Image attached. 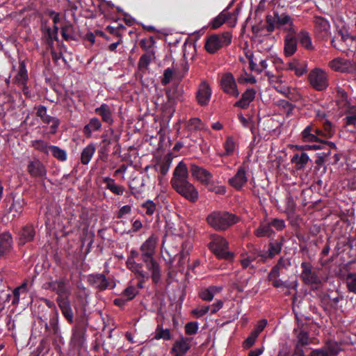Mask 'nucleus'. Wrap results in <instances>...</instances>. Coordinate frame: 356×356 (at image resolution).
Returning a JSON list of instances; mask_svg holds the SVG:
<instances>
[{
  "instance_id": "obj_14",
  "label": "nucleus",
  "mask_w": 356,
  "mask_h": 356,
  "mask_svg": "<svg viewBox=\"0 0 356 356\" xmlns=\"http://www.w3.org/2000/svg\"><path fill=\"white\" fill-rule=\"evenodd\" d=\"M189 170L192 177L205 186H209L213 175L205 168L195 163H191Z\"/></svg>"
},
{
  "instance_id": "obj_57",
  "label": "nucleus",
  "mask_w": 356,
  "mask_h": 356,
  "mask_svg": "<svg viewBox=\"0 0 356 356\" xmlns=\"http://www.w3.org/2000/svg\"><path fill=\"white\" fill-rule=\"evenodd\" d=\"M326 298L330 302V305L332 309H337L339 307V302L343 299V297L339 294L336 293V296H334L332 293H325Z\"/></svg>"
},
{
  "instance_id": "obj_42",
  "label": "nucleus",
  "mask_w": 356,
  "mask_h": 356,
  "mask_svg": "<svg viewBox=\"0 0 356 356\" xmlns=\"http://www.w3.org/2000/svg\"><path fill=\"white\" fill-rule=\"evenodd\" d=\"M264 252L261 250L260 248L252 245L250 247H249L248 257L250 258V259L252 261H254L257 258H259L260 262L266 263V260H264V259L263 258V256L264 257Z\"/></svg>"
},
{
  "instance_id": "obj_43",
  "label": "nucleus",
  "mask_w": 356,
  "mask_h": 356,
  "mask_svg": "<svg viewBox=\"0 0 356 356\" xmlns=\"http://www.w3.org/2000/svg\"><path fill=\"white\" fill-rule=\"evenodd\" d=\"M154 339L157 340L163 339L165 341H168L172 339V334L169 329H164L161 324H159L156 326Z\"/></svg>"
},
{
  "instance_id": "obj_61",
  "label": "nucleus",
  "mask_w": 356,
  "mask_h": 356,
  "mask_svg": "<svg viewBox=\"0 0 356 356\" xmlns=\"http://www.w3.org/2000/svg\"><path fill=\"white\" fill-rule=\"evenodd\" d=\"M243 73L241 74L239 77L238 78V81L239 83H249L251 84H254L256 83V79L254 76H252L251 74H248L245 70V68H243Z\"/></svg>"
},
{
  "instance_id": "obj_12",
  "label": "nucleus",
  "mask_w": 356,
  "mask_h": 356,
  "mask_svg": "<svg viewBox=\"0 0 356 356\" xmlns=\"http://www.w3.org/2000/svg\"><path fill=\"white\" fill-rule=\"evenodd\" d=\"M27 172L33 178L41 179L47 178L46 166L38 159H34L29 161Z\"/></svg>"
},
{
  "instance_id": "obj_45",
  "label": "nucleus",
  "mask_w": 356,
  "mask_h": 356,
  "mask_svg": "<svg viewBox=\"0 0 356 356\" xmlns=\"http://www.w3.org/2000/svg\"><path fill=\"white\" fill-rule=\"evenodd\" d=\"M43 123L46 124H51L50 126V133L55 134L60 125V121L58 118L47 115L43 119L41 120Z\"/></svg>"
},
{
  "instance_id": "obj_32",
  "label": "nucleus",
  "mask_w": 356,
  "mask_h": 356,
  "mask_svg": "<svg viewBox=\"0 0 356 356\" xmlns=\"http://www.w3.org/2000/svg\"><path fill=\"white\" fill-rule=\"evenodd\" d=\"M302 140L305 143L322 142L316 137V132L314 130L313 124L307 125L301 133Z\"/></svg>"
},
{
  "instance_id": "obj_5",
  "label": "nucleus",
  "mask_w": 356,
  "mask_h": 356,
  "mask_svg": "<svg viewBox=\"0 0 356 356\" xmlns=\"http://www.w3.org/2000/svg\"><path fill=\"white\" fill-rule=\"evenodd\" d=\"M46 285V289L54 292L57 297H70L72 294L70 280L67 277H60L54 280H51Z\"/></svg>"
},
{
  "instance_id": "obj_31",
  "label": "nucleus",
  "mask_w": 356,
  "mask_h": 356,
  "mask_svg": "<svg viewBox=\"0 0 356 356\" xmlns=\"http://www.w3.org/2000/svg\"><path fill=\"white\" fill-rule=\"evenodd\" d=\"M102 127V122L97 118H92L88 124L84 126L83 133L86 138H90L93 131H98Z\"/></svg>"
},
{
  "instance_id": "obj_64",
  "label": "nucleus",
  "mask_w": 356,
  "mask_h": 356,
  "mask_svg": "<svg viewBox=\"0 0 356 356\" xmlns=\"http://www.w3.org/2000/svg\"><path fill=\"white\" fill-rule=\"evenodd\" d=\"M328 354V356H337L339 353L338 345L334 343H327L323 347Z\"/></svg>"
},
{
  "instance_id": "obj_13",
  "label": "nucleus",
  "mask_w": 356,
  "mask_h": 356,
  "mask_svg": "<svg viewBox=\"0 0 356 356\" xmlns=\"http://www.w3.org/2000/svg\"><path fill=\"white\" fill-rule=\"evenodd\" d=\"M220 88L225 93L231 96L237 97L239 95L235 79L231 73H226L221 77Z\"/></svg>"
},
{
  "instance_id": "obj_15",
  "label": "nucleus",
  "mask_w": 356,
  "mask_h": 356,
  "mask_svg": "<svg viewBox=\"0 0 356 356\" xmlns=\"http://www.w3.org/2000/svg\"><path fill=\"white\" fill-rule=\"evenodd\" d=\"M285 242V238L284 236H281L277 239H271L268 243V249L267 251L264 252V257L263 258L266 261L268 259H273L276 255L279 254L281 252L283 245Z\"/></svg>"
},
{
  "instance_id": "obj_38",
  "label": "nucleus",
  "mask_w": 356,
  "mask_h": 356,
  "mask_svg": "<svg viewBox=\"0 0 356 356\" xmlns=\"http://www.w3.org/2000/svg\"><path fill=\"white\" fill-rule=\"evenodd\" d=\"M275 234L270 227V223L261 224L255 230L254 235L257 237H268L270 238Z\"/></svg>"
},
{
  "instance_id": "obj_25",
  "label": "nucleus",
  "mask_w": 356,
  "mask_h": 356,
  "mask_svg": "<svg viewBox=\"0 0 356 356\" xmlns=\"http://www.w3.org/2000/svg\"><path fill=\"white\" fill-rule=\"evenodd\" d=\"M256 93L254 88H248L242 94L241 99L234 104V106L242 109L248 108L250 104L254 99Z\"/></svg>"
},
{
  "instance_id": "obj_21",
  "label": "nucleus",
  "mask_w": 356,
  "mask_h": 356,
  "mask_svg": "<svg viewBox=\"0 0 356 356\" xmlns=\"http://www.w3.org/2000/svg\"><path fill=\"white\" fill-rule=\"evenodd\" d=\"M13 236L8 232L0 234V258L8 254L13 248Z\"/></svg>"
},
{
  "instance_id": "obj_44",
  "label": "nucleus",
  "mask_w": 356,
  "mask_h": 356,
  "mask_svg": "<svg viewBox=\"0 0 356 356\" xmlns=\"http://www.w3.org/2000/svg\"><path fill=\"white\" fill-rule=\"evenodd\" d=\"M182 90L178 87V83H174L173 86L166 90V96L169 101H175L181 98Z\"/></svg>"
},
{
  "instance_id": "obj_6",
  "label": "nucleus",
  "mask_w": 356,
  "mask_h": 356,
  "mask_svg": "<svg viewBox=\"0 0 356 356\" xmlns=\"http://www.w3.org/2000/svg\"><path fill=\"white\" fill-rule=\"evenodd\" d=\"M232 34L229 32L212 35L207 38L205 49L210 54L216 53L222 47L229 45L232 42Z\"/></svg>"
},
{
  "instance_id": "obj_19",
  "label": "nucleus",
  "mask_w": 356,
  "mask_h": 356,
  "mask_svg": "<svg viewBox=\"0 0 356 356\" xmlns=\"http://www.w3.org/2000/svg\"><path fill=\"white\" fill-rule=\"evenodd\" d=\"M211 97V89L206 81H202L196 92V99L200 106H207Z\"/></svg>"
},
{
  "instance_id": "obj_35",
  "label": "nucleus",
  "mask_w": 356,
  "mask_h": 356,
  "mask_svg": "<svg viewBox=\"0 0 356 356\" xmlns=\"http://www.w3.org/2000/svg\"><path fill=\"white\" fill-rule=\"evenodd\" d=\"M50 16L52 19L53 23H54V29L51 30L50 29H47V33L48 34V36L50 39H57L58 36V27L57 26L58 24L60 22V15L58 13H56L55 12H51Z\"/></svg>"
},
{
  "instance_id": "obj_17",
  "label": "nucleus",
  "mask_w": 356,
  "mask_h": 356,
  "mask_svg": "<svg viewBox=\"0 0 356 356\" xmlns=\"http://www.w3.org/2000/svg\"><path fill=\"white\" fill-rule=\"evenodd\" d=\"M191 339L188 337H181L177 340L170 350L174 356H184L191 348Z\"/></svg>"
},
{
  "instance_id": "obj_26",
  "label": "nucleus",
  "mask_w": 356,
  "mask_h": 356,
  "mask_svg": "<svg viewBox=\"0 0 356 356\" xmlns=\"http://www.w3.org/2000/svg\"><path fill=\"white\" fill-rule=\"evenodd\" d=\"M97 115L101 116L103 122L112 124L114 122L113 118V108L106 104H102L99 107L95 109Z\"/></svg>"
},
{
  "instance_id": "obj_22",
  "label": "nucleus",
  "mask_w": 356,
  "mask_h": 356,
  "mask_svg": "<svg viewBox=\"0 0 356 356\" xmlns=\"http://www.w3.org/2000/svg\"><path fill=\"white\" fill-rule=\"evenodd\" d=\"M18 243L24 245L32 241L35 236V230L32 225H26L21 228L18 233Z\"/></svg>"
},
{
  "instance_id": "obj_23",
  "label": "nucleus",
  "mask_w": 356,
  "mask_h": 356,
  "mask_svg": "<svg viewBox=\"0 0 356 356\" xmlns=\"http://www.w3.org/2000/svg\"><path fill=\"white\" fill-rule=\"evenodd\" d=\"M89 284L100 291L106 289L108 286V282L104 274H90L88 277Z\"/></svg>"
},
{
  "instance_id": "obj_33",
  "label": "nucleus",
  "mask_w": 356,
  "mask_h": 356,
  "mask_svg": "<svg viewBox=\"0 0 356 356\" xmlns=\"http://www.w3.org/2000/svg\"><path fill=\"white\" fill-rule=\"evenodd\" d=\"M96 150L94 144L90 143L88 145L81 154V162L83 165H87L91 160Z\"/></svg>"
},
{
  "instance_id": "obj_54",
  "label": "nucleus",
  "mask_w": 356,
  "mask_h": 356,
  "mask_svg": "<svg viewBox=\"0 0 356 356\" xmlns=\"http://www.w3.org/2000/svg\"><path fill=\"white\" fill-rule=\"evenodd\" d=\"M309 333L305 330H300L296 336L295 344L307 346L309 344Z\"/></svg>"
},
{
  "instance_id": "obj_3",
  "label": "nucleus",
  "mask_w": 356,
  "mask_h": 356,
  "mask_svg": "<svg viewBox=\"0 0 356 356\" xmlns=\"http://www.w3.org/2000/svg\"><path fill=\"white\" fill-rule=\"evenodd\" d=\"M73 324L70 344L74 347L81 348L86 341V332L88 327V318L84 314L80 315L75 318Z\"/></svg>"
},
{
  "instance_id": "obj_1",
  "label": "nucleus",
  "mask_w": 356,
  "mask_h": 356,
  "mask_svg": "<svg viewBox=\"0 0 356 356\" xmlns=\"http://www.w3.org/2000/svg\"><path fill=\"white\" fill-rule=\"evenodd\" d=\"M157 243L158 237L152 234L140 247V260L151 273V278L154 284H159L161 279V267L154 257Z\"/></svg>"
},
{
  "instance_id": "obj_29",
  "label": "nucleus",
  "mask_w": 356,
  "mask_h": 356,
  "mask_svg": "<svg viewBox=\"0 0 356 356\" xmlns=\"http://www.w3.org/2000/svg\"><path fill=\"white\" fill-rule=\"evenodd\" d=\"M126 265L127 268L136 275V277H142L143 279L151 277L149 273L143 270V264L142 263H137L134 261L132 262L129 261Z\"/></svg>"
},
{
  "instance_id": "obj_36",
  "label": "nucleus",
  "mask_w": 356,
  "mask_h": 356,
  "mask_svg": "<svg viewBox=\"0 0 356 356\" xmlns=\"http://www.w3.org/2000/svg\"><path fill=\"white\" fill-rule=\"evenodd\" d=\"M25 204L26 202L23 197H13V203L8 209V212L11 213L14 211L15 213L13 216V218H15L22 212L23 207Z\"/></svg>"
},
{
  "instance_id": "obj_49",
  "label": "nucleus",
  "mask_w": 356,
  "mask_h": 356,
  "mask_svg": "<svg viewBox=\"0 0 356 356\" xmlns=\"http://www.w3.org/2000/svg\"><path fill=\"white\" fill-rule=\"evenodd\" d=\"M50 152L52 156L60 161H65L67 156L65 149L56 145H50Z\"/></svg>"
},
{
  "instance_id": "obj_56",
  "label": "nucleus",
  "mask_w": 356,
  "mask_h": 356,
  "mask_svg": "<svg viewBox=\"0 0 356 356\" xmlns=\"http://www.w3.org/2000/svg\"><path fill=\"white\" fill-rule=\"evenodd\" d=\"M266 75L268 76L270 83H282V75L279 70V68H275V74L270 71L266 72Z\"/></svg>"
},
{
  "instance_id": "obj_60",
  "label": "nucleus",
  "mask_w": 356,
  "mask_h": 356,
  "mask_svg": "<svg viewBox=\"0 0 356 356\" xmlns=\"http://www.w3.org/2000/svg\"><path fill=\"white\" fill-rule=\"evenodd\" d=\"M141 207L145 210L146 215L151 216L156 209V204L152 200H147L141 204Z\"/></svg>"
},
{
  "instance_id": "obj_58",
  "label": "nucleus",
  "mask_w": 356,
  "mask_h": 356,
  "mask_svg": "<svg viewBox=\"0 0 356 356\" xmlns=\"http://www.w3.org/2000/svg\"><path fill=\"white\" fill-rule=\"evenodd\" d=\"M227 15L226 10L222 11L211 22V27L214 29L219 28L226 22Z\"/></svg>"
},
{
  "instance_id": "obj_2",
  "label": "nucleus",
  "mask_w": 356,
  "mask_h": 356,
  "mask_svg": "<svg viewBox=\"0 0 356 356\" xmlns=\"http://www.w3.org/2000/svg\"><path fill=\"white\" fill-rule=\"evenodd\" d=\"M207 222L215 230L225 231L239 222L240 218L226 211H214L207 217Z\"/></svg>"
},
{
  "instance_id": "obj_59",
  "label": "nucleus",
  "mask_w": 356,
  "mask_h": 356,
  "mask_svg": "<svg viewBox=\"0 0 356 356\" xmlns=\"http://www.w3.org/2000/svg\"><path fill=\"white\" fill-rule=\"evenodd\" d=\"M138 293V291L134 286H129L125 289H124L121 293V295L126 298L129 301L133 300L136 295Z\"/></svg>"
},
{
  "instance_id": "obj_52",
  "label": "nucleus",
  "mask_w": 356,
  "mask_h": 356,
  "mask_svg": "<svg viewBox=\"0 0 356 356\" xmlns=\"http://www.w3.org/2000/svg\"><path fill=\"white\" fill-rule=\"evenodd\" d=\"M321 124L324 137L328 138H332L335 134V129L332 123L328 120H325Z\"/></svg>"
},
{
  "instance_id": "obj_34",
  "label": "nucleus",
  "mask_w": 356,
  "mask_h": 356,
  "mask_svg": "<svg viewBox=\"0 0 356 356\" xmlns=\"http://www.w3.org/2000/svg\"><path fill=\"white\" fill-rule=\"evenodd\" d=\"M172 158L170 154H167L163 159L155 165V169L160 172L161 176H165L170 167Z\"/></svg>"
},
{
  "instance_id": "obj_18",
  "label": "nucleus",
  "mask_w": 356,
  "mask_h": 356,
  "mask_svg": "<svg viewBox=\"0 0 356 356\" xmlns=\"http://www.w3.org/2000/svg\"><path fill=\"white\" fill-rule=\"evenodd\" d=\"M246 169L243 165L240 166L235 175L230 178L228 183L237 191H240L247 183Z\"/></svg>"
},
{
  "instance_id": "obj_62",
  "label": "nucleus",
  "mask_w": 356,
  "mask_h": 356,
  "mask_svg": "<svg viewBox=\"0 0 356 356\" xmlns=\"http://www.w3.org/2000/svg\"><path fill=\"white\" fill-rule=\"evenodd\" d=\"M208 187V190L209 191L213 192L218 195H224L225 194L227 190L225 186H216L215 185L213 179H211V183H209Z\"/></svg>"
},
{
  "instance_id": "obj_7",
  "label": "nucleus",
  "mask_w": 356,
  "mask_h": 356,
  "mask_svg": "<svg viewBox=\"0 0 356 356\" xmlns=\"http://www.w3.org/2000/svg\"><path fill=\"white\" fill-rule=\"evenodd\" d=\"M171 186L178 194L181 195L190 202L194 203L198 200V191L193 184L189 182L188 180Z\"/></svg>"
},
{
  "instance_id": "obj_55",
  "label": "nucleus",
  "mask_w": 356,
  "mask_h": 356,
  "mask_svg": "<svg viewBox=\"0 0 356 356\" xmlns=\"http://www.w3.org/2000/svg\"><path fill=\"white\" fill-rule=\"evenodd\" d=\"M346 286L349 292L356 293V273H350L346 275Z\"/></svg>"
},
{
  "instance_id": "obj_40",
  "label": "nucleus",
  "mask_w": 356,
  "mask_h": 356,
  "mask_svg": "<svg viewBox=\"0 0 356 356\" xmlns=\"http://www.w3.org/2000/svg\"><path fill=\"white\" fill-rule=\"evenodd\" d=\"M179 81L180 79L177 77L173 68H166L161 79V83L163 86H166L171 81L174 83H179Z\"/></svg>"
},
{
  "instance_id": "obj_9",
  "label": "nucleus",
  "mask_w": 356,
  "mask_h": 356,
  "mask_svg": "<svg viewBox=\"0 0 356 356\" xmlns=\"http://www.w3.org/2000/svg\"><path fill=\"white\" fill-rule=\"evenodd\" d=\"M58 323L59 314L58 310H56L50 315L49 323H45L44 324L47 337L51 338L54 341H56L57 339L60 341L63 339Z\"/></svg>"
},
{
  "instance_id": "obj_37",
  "label": "nucleus",
  "mask_w": 356,
  "mask_h": 356,
  "mask_svg": "<svg viewBox=\"0 0 356 356\" xmlns=\"http://www.w3.org/2000/svg\"><path fill=\"white\" fill-rule=\"evenodd\" d=\"M145 180L142 178L134 177L129 183V188L132 195H136L143 191Z\"/></svg>"
},
{
  "instance_id": "obj_27",
  "label": "nucleus",
  "mask_w": 356,
  "mask_h": 356,
  "mask_svg": "<svg viewBox=\"0 0 356 356\" xmlns=\"http://www.w3.org/2000/svg\"><path fill=\"white\" fill-rule=\"evenodd\" d=\"M309 161L307 154L303 152L294 154L291 159V162L295 165V168L298 170H304Z\"/></svg>"
},
{
  "instance_id": "obj_20",
  "label": "nucleus",
  "mask_w": 356,
  "mask_h": 356,
  "mask_svg": "<svg viewBox=\"0 0 356 356\" xmlns=\"http://www.w3.org/2000/svg\"><path fill=\"white\" fill-rule=\"evenodd\" d=\"M315 32L318 37L322 38H328L331 35L330 25L327 20L321 17L314 18Z\"/></svg>"
},
{
  "instance_id": "obj_47",
  "label": "nucleus",
  "mask_w": 356,
  "mask_h": 356,
  "mask_svg": "<svg viewBox=\"0 0 356 356\" xmlns=\"http://www.w3.org/2000/svg\"><path fill=\"white\" fill-rule=\"evenodd\" d=\"M223 147L225 149V152L222 154V156H229L232 155L236 147L234 138L232 136H227L223 144Z\"/></svg>"
},
{
  "instance_id": "obj_10",
  "label": "nucleus",
  "mask_w": 356,
  "mask_h": 356,
  "mask_svg": "<svg viewBox=\"0 0 356 356\" xmlns=\"http://www.w3.org/2000/svg\"><path fill=\"white\" fill-rule=\"evenodd\" d=\"M301 268V279L305 284H321V279L318 276L317 272L313 270V266L310 262H302Z\"/></svg>"
},
{
  "instance_id": "obj_50",
  "label": "nucleus",
  "mask_w": 356,
  "mask_h": 356,
  "mask_svg": "<svg viewBox=\"0 0 356 356\" xmlns=\"http://www.w3.org/2000/svg\"><path fill=\"white\" fill-rule=\"evenodd\" d=\"M186 127L189 131L200 130L203 129V122L197 118H191L186 123Z\"/></svg>"
},
{
  "instance_id": "obj_30",
  "label": "nucleus",
  "mask_w": 356,
  "mask_h": 356,
  "mask_svg": "<svg viewBox=\"0 0 356 356\" xmlns=\"http://www.w3.org/2000/svg\"><path fill=\"white\" fill-rule=\"evenodd\" d=\"M297 50V42L296 38L292 34H287L284 39V51L286 56L293 55Z\"/></svg>"
},
{
  "instance_id": "obj_28",
  "label": "nucleus",
  "mask_w": 356,
  "mask_h": 356,
  "mask_svg": "<svg viewBox=\"0 0 356 356\" xmlns=\"http://www.w3.org/2000/svg\"><path fill=\"white\" fill-rule=\"evenodd\" d=\"M102 182L106 184L105 188L117 195H122L124 193V188L123 186L118 185L115 179L110 177H102Z\"/></svg>"
},
{
  "instance_id": "obj_24",
  "label": "nucleus",
  "mask_w": 356,
  "mask_h": 356,
  "mask_svg": "<svg viewBox=\"0 0 356 356\" xmlns=\"http://www.w3.org/2000/svg\"><path fill=\"white\" fill-rule=\"evenodd\" d=\"M276 24L278 29L286 31L295 32L293 20L286 13L276 14Z\"/></svg>"
},
{
  "instance_id": "obj_48",
  "label": "nucleus",
  "mask_w": 356,
  "mask_h": 356,
  "mask_svg": "<svg viewBox=\"0 0 356 356\" xmlns=\"http://www.w3.org/2000/svg\"><path fill=\"white\" fill-rule=\"evenodd\" d=\"M300 44L305 49L311 50L313 49L311 38L308 33L302 31L298 36Z\"/></svg>"
},
{
  "instance_id": "obj_51",
  "label": "nucleus",
  "mask_w": 356,
  "mask_h": 356,
  "mask_svg": "<svg viewBox=\"0 0 356 356\" xmlns=\"http://www.w3.org/2000/svg\"><path fill=\"white\" fill-rule=\"evenodd\" d=\"M240 13V8H236L233 12H229L227 10H226V23L229 25L230 27H234L237 23L238 21V16Z\"/></svg>"
},
{
  "instance_id": "obj_39",
  "label": "nucleus",
  "mask_w": 356,
  "mask_h": 356,
  "mask_svg": "<svg viewBox=\"0 0 356 356\" xmlns=\"http://www.w3.org/2000/svg\"><path fill=\"white\" fill-rule=\"evenodd\" d=\"M156 60L154 49H150L141 56L139 60L138 67H147L154 64Z\"/></svg>"
},
{
  "instance_id": "obj_8",
  "label": "nucleus",
  "mask_w": 356,
  "mask_h": 356,
  "mask_svg": "<svg viewBox=\"0 0 356 356\" xmlns=\"http://www.w3.org/2000/svg\"><path fill=\"white\" fill-rule=\"evenodd\" d=\"M308 79L312 87L318 91L325 90L329 85L327 75L321 68H313Z\"/></svg>"
},
{
  "instance_id": "obj_63",
  "label": "nucleus",
  "mask_w": 356,
  "mask_h": 356,
  "mask_svg": "<svg viewBox=\"0 0 356 356\" xmlns=\"http://www.w3.org/2000/svg\"><path fill=\"white\" fill-rule=\"evenodd\" d=\"M15 78L18 83L25 85L28 80V72L26 68H19Z\"/></svg>"
},
{
  "instance_id": "obj_11",
  "label": "nucleus",
  "mask_w": 356,
  "mask_h": 356,
  "mask_svg": "<svg viewBox=\"0 0 356 356\" xmlns=\"http://www.w3.org/2000/svg\"><path fill=\"white\" fill-rule=\"evenodd\" d=\"M56 301L59 309H60L61 314L67 322L69 324H73L74 321H75V319L70 297H56Z\"/></svg>"
},
{
  "instance_id": "obj_16",
  "label": "nucleus",
  "mask_w": 356,
  "mask_h": 356,
  "mask_svg": "<svg viewBox=\"0 0 356 356\" xmlns=\"http://www.w3.org/2000/svg\"><path fill=\"white\" fill-rule=\"evenodd\" d=\"M188 168L184 161H180L175 167L172 177L170 180L171 185L188 180Z\"/></svg>"
},
{
  "instance_id": "obj_41",
  "label": "nucleus",
  "mask_w": 356,
  "mask_h": 356,
  "mask_svg": "<svg viewBox=\"0 0 356 356\" xmlns=\"http://www.w3.org/2000/svg\"><path fill=\"white\" fill-rule=\"evenodd\" d=\"M221 289V287L215 286H209V288L202 290L199 293V296L203 300L211 301L214 297V293L216 292L220 291Z\"/></svg>"
},
{
  "instance_id": "obj_46",
  "label": "nucleus",
  "mask_w": 356,
  "mask_h": 356,
  "mask_svg": "<svg viewBox=\"0 0 356 356\" xmlns=\"http://www.w3.org/2000/svg\"><path fill=\"white\" fill-rule=\"evenodd\" d=\"M31 147H33L35 149L47 155L49 154V152L50 151V145H48L47 142L43 140H32Z\"/></svg>"
},
{
  "instance_id": "obj_4",
  "label": "nucleus",
  "mask_w": 356,
  "mask_h": 356,
  "mask_svg": "<svg viewBox=\"0 0 356 356\" xmlns=\"http://www.w3.org/2000/svg\"><path fill=\"white\" fill-rule=\"evenodd\" d=\"M211 241L208 244L209 249L219 259L232 261L234 254L228 251L229 243L222 236L213 234L211 235Z\"/></svg>"
},
{
  "instance_id": "obj_53",
  "label": "nucleus",
  "mask_w": 356,
  "mask_h": 356,
  "mask_svg": "<svg viewBox=\"0 0 356 356\" xmlns=\"http://www.w3.org/2000/svg\"><path fill=\"white\" fill-rule=\"evenodd\" d=\"M277 105L283 110L287 116H290L295 108V105L285 99H280Z\"/></svg>"
}]
</instances>
